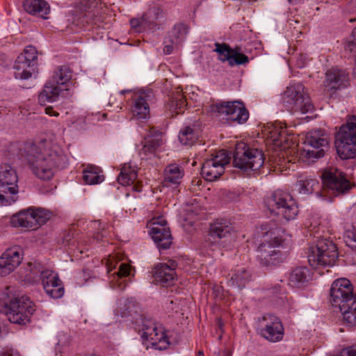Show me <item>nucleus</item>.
<instances>
[{
    "instance_id": "13d9d810",
    "label": "nucleus",
    "mask_w": 356,
    "mask_h": 356,
    "mask_svg": "<svg viewBox=\"0 0 356 356\" xmlns=\"http://www.w3.org/2000/svg\"><path fill=\"white\" fill-rule=\"evenodd\" d=\"M204 355V353L202 350H199V352L197 353V355L196 356H203Z\"/></svg>"
},
{
    "instance_id": "e2e57ef3",
    "label": "nucleus",
    "mask_w": 356,
    "mask_h": 356,
    "mask_svg": "<svg viewBox=\"0 0 356 356\" xmlns=\"http://www.w3.org/2000/svg\"><path fill=\"white\" fill-rule=\"evenodd\" d=\"M257 0H248L249 2H254L256 1Z\"/></svg>"
},
{
    "instance_id": "bf43d9fd",
    "label": "nucleus",
    "mask_w": 356,
    "mask_h": 356,
    "mask_svg": "<svg viewBox=\"0 0 356 356\" xmlns=\"http://www.w3.org/2000/svg\"><path fill=\"white\" fill-rule=\"evenodd\" d=\"M118 284V287L120 289H123L124 288V286H122L121 284L122 283H119Z\"/></svg>"
},
{
    "instance_id": "aec40b11",
    "label": "nucleus",
    "mask_w": 356,
    "mask_h": 356,
    "mask_svg": "<svg viewBox=\"0 0 356 356\" xmlns=\"http://www.w3.org/2000/svg\"><path fill=\"white\" fill-rule=\"evenodd\" d=\"M133 115L138 120L149 118V106L155 102V96L152 90H140L133 97Z\"/></svg>"
},
{
    "instance_id": "20e7f679",
    "label": "nucleus",
    "mask_w": 356,
    "mask_h": 356,
    "mask_svg": "<svg viewBox=\"0 0 356 356\" xmlns=\"http://www.w3.org/2000/svg\"><path fill=\"white\" fill-rule=\"evenodd\" d=\"M264 203L271 213L281 216L287 221L293 220L299 211L297 203L291 195L281 190L266 197Z\"/></svg>"
},
{
    "instance_id": "2eb2a0df",
    "label": "nucleus",
    "mask_w": 356,
    "mask_h": 356,
    "mask_svg": "<svg viewBox=\"0 0 356 356\" xmlns=\"http://www.w3.org/2000/svg\"><path fill=\"white\" fill-rule=\"evenodd\" d=\"M305 144L309 147L303 149V156L316 159L322 158L328 147L327 136L321 130L312 131L306 136Z\"/></svg>"
},
{
    "instance_id": "37998d69",
    "label": "nucleus",
    "mask_w": 356,
    "mask_h": 356,
    "mask_svg": "<svg viewBox=\"0 0 356 356\" xmlns=\"http://www.w3.org/2000/svg\"><path fill=\"white\" fill-rule=\"evenodd\" d=\"M22 251L19 248H12L6 250L2 254L1 258L6 261L8 264H13V261L17 262L16 268L21 264L22 260Z\"/></svg>"
},
{
    "instance_id": "412c9836",
    "label": "nucleus",
    "mask_w": 356,
    "mask_h": 356,
    "mask_svg": "<svg viewBox=\"0 0 356 356\" xmlns=\"http://www.w3.org/2000/svg\"><path fill=\"white\" fill-rule=\"evenodd\" d=\"M214 51L218 53L219 59L225 63L228 62L230 66L240 65L248 63L249 58L242 53L240 47L231 48L226 43H216Z\"/></svg>"
},
{
    "instance_id": "dca6fc26",
    "label": "nucleus",
    "mask_w": 356,
    "mask_h": 356,
    "mask_svg": "<svg viewBox=\"0 0 356 356\" xmlns=\"http://www.w3.org/2000/svg\"><path fill=\"white\" fill-rule=\"evenodd\" d=\"M260 334L270 342H278L283 339L284 327L280 318L272 314H265L258 320Z\"/></svg>"
},
{
    "instance_id": "423d86ee",
    "label": "nucleus",
    "mask_w": 356,
    "mask_h": 356,
    "mask_svg": "<svg viewBox=\"0 0 356 356\" xmlns=\"http://www.w3.org/2000/svg\"><path fill=\"white\" fill-rule=\"evenodd\" d=\"M282 98L284 106L293 113L305 114L314 108L305 87L300 83L288 86Z\"/></svg>"
},
{
    "instance_id": "f03ea898",
    "label": "nucleus",
    "mask_w": 356,
    "mask_h": 356,
    "mask_svg": "<svg viewBox=\"0 0 356 356\" xmlns=\"http://www.w3.org/2000/svg\"><path fill=\"white\" fill-rule=\"evenodd\" d=\"M322 186L315 179L299 180L296 184L298 192L301 194L308 195L316 191L321 196L331 199L332 196H337L348 191L350 188V181L345 177L343 172L338 170H325L321 175Z\"/></svg>"
},
{
    "instance_id": "9d476101",
    "label": "nucleus",
    "mask_w": 356,
    "mask_h": 356,
    "mask_svg": "<svg viewBox=\"0 0 356 356\" xmlns=\"http://www.w3.org/2000/svg\"><path fill=\"white\" fill-rule=\"evenodd\" d=\"M50 211L42 208L30 207L13 215L10 223L13 227L36 229L50 219Z\"/></svg>"
},
{
    "instance_id": "de8ad7c7",
    "label": "nucleus",
    "mask_w": 356,
    "mask_h": 356,
    "mask_svg": "<svg viewBox=\"0 0 356 356\" xmlns=\"http://www.w3.org/2000/svg\"><path fill=\"white\" fill-rule=\"evenodd\" d=\"M13 261V264H8L0 257V277H4L9 275L16 268L17 262Z\"/></svg>"
},
{
    "instance_id": "8fccbe9b",
    "label": "nucleus",
    "mask_w": 356,
    "mask_h": 356,
    "mask_svg": "<svg viewBox=\"0 0 356 356\" xmlns=\"http://www.w3.org/2000/svg\"><path fill=\"white\" fill-rule=\"evenodd\" d=\"M165 45L163 47V52L165 54H170L174 49V47H177V45H175V44L169 42V38H167L166 40L164 42Z\"/></svg>"
},
{
    "instance_id": "7ed1b4c3",
    "label": "nucleus",
    "mask_w": 356,
    "mask_h": 356,
    "mask_svg": "<svg viewBox=\"0 0 356 356\" xmlns=\"http://www.w3.org/2000/svg\"><path fill=\"white\" fill-rule=\"evenodd\" d=\"M35 310L33 302L28 297H15L8 292L1 295L0 312L4 313L12 323L26 325Z\"/></svg>"
},
{
    "instance_id": "69168bd1",
    "label": "nucleus",
    "mask_w": 356,
    "mask_h": 356,
    "mask_svg": "<svg viewBox=\"0 0 356 356\" xmlns=\"http://www.w3.org/2000/svg\"><path fill=\"white\" fill-rule=\"evenodd\" d=\"M103 117L106 118V113L103 114Z\"/></svg>"
},
{
    "instance_id": "9b49d317",
    "label": "nucleus",
    "mask_w": 356,
    "mask_h": 356,
    "mask_svg": "<svg viewBox=\"0 0 356 356\" xmlns=\"http://www.w3.org/2000/svg\"><path fill=\"white\" fill-rule=\"evenodd\" d=\"M38 52L33 46H28L24 52L19 54L14 65L15 78L21 80H27L37 72L36 60Z\"/></svg>"
},
{
    "instance_id": "c9c22d12",
    "label": "nucleus",
    "mask_w": 356,
    "mask_h": 356,
    "mask_svg": "<svg viewBox=\"0 0 356 356\" xmlns=\"http://www.w3.org/2000/svg\"><path fill=\"white\" fill-rule=\"evenodd\" d=\"M188 31V28L186 24L183 23L175 24L169 33L168 37V38H169V42L175 44V45L180 44L185 39Z\"/></svg>"
},
{
    "instance_id": "f8f14e48",
    "label": "nucleus",
    "mask_w": 356,
    "mask_h": 356,
    "mask_svg": "<svg viewBox=\"0 0 356 356\" xmlns=\"http://www.w3.org/2000/svg\"><path fill=\"white\" fill-rule=\"evenodd\" d=\"M211 111L218 116L226 117L227 120L239 124L245 122L249 118L248 111L239 100L218 102L211 106Z\"/></svg>"
},
{
    "instance_id": "1a4fd4ad",
    "label": "nucleus",
    "mask_w": 356,
    "mask_h": 356,
    "mask_svg": "<svg viewBox=\"0 0 356 356\" xmlns=\"http://www.w3.org/2000/svg\"><path fill=\"white\" fill-rule=\"evenodd\" d=\"M16 170L10 165H0V205L7 206L15 202L19 192Z\"/></svg>"
},
{
    "instance_id": "603ef678",
    "label": "nucleus",
    "mask_w": 356,
    "mask_h": 356,
    "mask_svg": "<svg viewBox=\"0 0 356 356\" xmlns=\"http://www.w3.org/2000/svg\"><path fill=\"white\" fill-rule=\"evenodd\" d=\"M1 356H19V355L17 351L10 349L3 352Z\"/></svg>"
},
{
    "instance_id": "ddd939ff",
    "label": "nucleus",
    "mask_w": 356,
    "mask_h": 356,
    "mask_svg": "<svg viewBox=\"0 0 356 356\" xmlns=\"http://www.w3.org/2000/svg\"><path fill=\"white\" fill-rule=\"evenodd\" d=\"M282 238L274 236L270 240H264L257 248V257L263 266L277 265L283 260V254L280 248L282 247Z\"/></svg>"
},
{
    "instance_id": "e433bc0d",
    "label": "nucleus",
    "mask_w": 356,
    "mask_h": 356,
    "mask_svg": "<svg viewBox=\"0 0 356 356\" xmlns=\"http://www.w3.org/2000/svg\"><path fill=\"white\" fill-rule=\"evenodd\" d=\"M102 170L95 165H90L83 171V179L87 184H97L103 181L104 176L100 175Z\"/></svg>"
},
{
    "instance_id": "4c0bfd02",
    "label": "nucleus",
    "mask_w": 356,
    "mask_h": 356,
    "mask_svg": "<svg viewBox=\"0 0 356 356\" xmlns=\"http://www.w3.org/2000/svg\"><path fill=\"white\" fill-rule=\"evenodd\" d=\"M72 78V72L69 67L63 65L55 70L51 81L58 86H65Z\"/></svg>"
},
{
    "instance_id": "393cba45",
    "label": "nucleus",
    "mask_w": 356,
    "mask_h": 356,
    "mask_svg": "<svg viewBox=\"0 0 356 356\" xmlns=\"http://www.w3.org/2000/svg\"><path fill=\"white\" fill-rule=\"evenodd\" d=\"M177 267L176 261L170 260L168 264H159L155 268L154 274L156 282L163 286H168L173 284L177 277L175 269Z\"/></svg>"
},
{
    "instance_id": "a211bd4d",
    "label": "nucleus",
    "mask_w": 356,
    "mask_h": 356,
    "mask_svg": "<svg viewBox=\"0 0 356 356\" xmlns=\"http://www.w3.org/2000/svg\"><path fill=\"white\" fill-rule=\"evenodd\" d=\"M330 298L332 306L336 307L356 299L353 295V285L346 278L338 279L332 283Z\"/></svg>"
},
{
    "instance_id": "c85d7f7f",
    "label": "nucleus",
    "mask_w": 356,
    "mask_h": 356,
    "mask_svg": "<svg viewBox=\"0 0 356 356\" xmlns=\"http://www.w3.org/2000/svg\"><path fill=\"white\" fill-rule=\"evenodd\" d=\"M24 10L29 14L47 19L50 12L49 4L44 0H26L23 4Z\"/></svg>"
},
{
    "instance_id": "79ce46f5",
    "label": "nucleus",
    "mask_w": 356,
    "mask_h": 356,
    "mask_svg": "<svg viewBox=\"0 0 356 356\" xmlns=\"http://www.w3.org/2000/svg\"><path fill=\"white\" fill-rule=\"evenodd\" d=\"M185 106L186 99L179 92H178L175 97H172L168 104V108L172 114V116L181 113L182 109Z\"/></svg>"
},
{
    "instance_id": "a18cd8bd",
    "label": "nucleus",
    "mask_w": 356,
    "mask_h": 356,
    "mask_svg": "<svg viewBox=\"0 0 356 356\" xmlns=\"http://www.w3.org/2000/svg\"><path fill=\"white\" fill-rule=\"evenodd\" d=\"M150 323H155L151 318H147L143 315H140L138 318L136 320V330L142 334L145 332L151 327Z\"/></svg>"
},
{
    "instance_id": "58836bf2",
    "label": "nucleus",
    "mask_w": 356,
    "mask_h": 356,
    "mask_svg": "<svg viewBox=\"0 0 356 356\" xmlns=\"http://www.w3.org/2000/svg\"><path fill=\"white\" fill-rule=\"evenodd\" d=\"M151 327L145 332L141 334V337L144 340L151 341L152 344H154L157 341H161L165 339V334L163 332L159 329L156 323H150Z\"/></svg>"
},
{
    "instance_id": "4be33fe9",
    "label": "nucleus",
    "mask_w": 356,
    "mask_h": 356,
    "mask_svg": "<svg viewBox=\"0 0 356 356\" xmlns=\"http://www.w3.org/2000/svg\"><path fill=\"white\" fill-rule=\"evenodd\" d=\"M166 221L161 219L153 222L149 234L156 244L159 250H167L172 243V237L170 229L166 227Z\"/></svg>"
},
{
    "instance_id": "052dcab7",
    "label": "nucleus",
    "mask_w": 356,
    "mask_h": 356,
    "mask_svg": "<svg viewBox=\"0 0 356 356\" xmlns=\"http://www.w3.org/2000/svg\"><path fill=\"white\" fill-rule=\"evenodd\" d=\"M290 2L296 3L299 1L300 0H289Z\"/></svg>"
},
{
    "instance_id": "bb28decb",
    "label": "nucleus",
    "mask_w": 356,
    "mask_h": 356,
    "mask_svg": "<svg viewBox=\"0 0 356 356\" xmlns=\"http://www.w3.org/2000/svg\"><path fill=\"white\" fill-rule=\"evenodd\" d=\"M184 175V169L177 164L168 165L165 169L164 186L176 188L180 184Z\"/></svg>"
},
{
    "instance_id": "5701e85b",
    "label": "nucleus",
    "mask_w": 356,
    "mask_h": 356,
    "mask_svg": "<svg viewBox=\"0 0 356 356\" xmlns=\"http://www.w3.org/2000/svg\"><path fill=\"white\" fill-rule=\"evenodd\" d=\"M210 236L216 240H223V242H229L235 240L236 234L231 222L226 219H217L211 224L209 228Z\"/></svg>"
},
{
    "instance_id": "7c9ffc66",
    "label": "nucleus",
    "mask_w": 356,
    "mask_h": 356,
    "mask_svg": "<svg viewBox=\"0 0 356 356\" xmlns=\"http://www.w3.org/2000/svg\"><path fill=\"white\" fill-rule=\"evenodd\" d=\"M62 90L63 89L60 86L50 80L38 96L40 104H45L47 102H56Z\"/></svg>"
},
{
    "instance_id": "680f3d73",
    "label": "nucleus",
    "mask_w": 356,
    "mask_h": 356,
    "mask_svg": "<svg viewBox=\"0 0 356 356\" xmlns=\"http://www.w3.org/2000/svg\"><path fill=\"white\" fill-rule=\"evenodd\" d=\"M350 22H355L356 21V18H351L349 20Z\"/></svg>"
},
{
    "instance_id": "864d4df0",
    "label": "nucleus",
    "mask_w": 356,
    "mask_h": 356,
    "mask_svg": "<svg viewBox=\"0 0 356 356\" xmlns=\"http://www.w3.org/2000/svg\"><path fill=\"white\" fill-rule=\"evenodd\" d=\"M280 291V286H275L272 289H268L267 291V293H268V295H269V296L271 294L275 295V294H277Z\"/></svg>"
},
{
    "instance_id": "c03bdc74",
    "label": "nucleus",
    "mask_w": 356,
    "mask_h": 356,
    "mask_svg": "<svg viewBox=\"0 0 356 356\" xmlns=\"http://www.w3.org/2000/svg\"><path fill=\"white\" fill-rule=\"evenodd\" d=\"M46 293L51 298H60L64 294V287L60 280L56 282V284H50L49 288L44 289Z\"/></svg>"
},
{
    "instance_id": "5fc2aeb1",
    "label": "nucleus",
    "mask_w": 356,
    "mask_h": 356,
    "mask_svg": "<svg viewBox=\"0 0 356 356\" xmlns=\"http://www.w3.org/2000/svg\"><path fill=\"white\" fill-rule=\"evenodd\" d=\"M297 66L300 68H302L305 66V63L302 60V58L301 57L300 60H297L296 63Z\"/></svg>"
},
{
    "instance_id": "4d7b16f0",
    "label": "nucleus",
    "mask_w": 356,
    "mask_h": 356,
    "mask_svg": "<svg viewBox=\"0 0 356 356\" xmlns=\"http://www.w3.org/2000/svg\"><path fill=\"white\" fill-rule=\"evenodd\" d=\"M130 91H131V90H121V91H120V94H121V95H123V94H124V93L129 92Z\"/></svg>"
},
{
    "instance_id": "0eeeda50",
    "label": "nucleus",
    "mask_w": 356,
    "mask_h": 356,
    "mask_svg": "<svg viewBox=\"0 0 356 356\" xmlns=\"http://www.w3.org/2000/svg\"><path fill=\"white\" fill-rule=\"evenodd\" d=\"M335 146L342 159L356 156V116L350 118L347 123L340 127L336 134Z\"/></svg>"
},
{
    "instance_id": "a878e982",
    "label": "nucleus",
    "mask_w": 356,
    "mask_h": 356,
    "mask_svg": "<svg viewBox=\"0 0 356 356\" xmlns=\"http://www.w3.org/2000/svg\"><path fill=\"white\" fill-rule=\"evenodd\" d=\"M251 273L243 266H236L233 268L227 275L229 286L241 289L251 280Z\"/></svg>"
},
{
    "instance_id": "3c124183",
    "label": "nucleus",
    "mask_w": 356,
    "mask_h": 356,
    "mask_svg": "<svg viewBox=\"0 0 356 356\" xmlns=\"http://www.w3.org/2000/svg\"><path fill=\"white\" fill-rule=\"evenodd\" d=\"M45 113L50 116H58L59 113L54 110L51 106L45 108Z\"/></svg>"
},
{
    "instance_id": "f704fd0d",
    "label": "nucleus",
    "mask_w": 356,
    "mask_h": 356,
    "mask_svg": "<svg viewBox=\"0 0 356 356\" xmlns=\"http://www.w3.org/2000/svg\"><path fill=\"white\" fill-rule=\"evenodd\" d=\"M198 137L199 131L195 125L184 127L179 134V140L184 145H193L198 140Z\"/></svg>"
},
{
    "instance_id": "f3484780",
    "label": "nucleus",
    "mask_w": 356,
    "mask_h": 356,
    "mask_svg": "<svg viewBox=\"0 0 356 356\" xmlns=\"http://www.w3.org/2000/svg\"><path fill=\"white\" fill-rule=\"evenodd\" d=\"M229 160L225 150L219 151L214 156L204 162L201 170L202 177L209 181L216 180L224 173L225 166L229 163Z\"/></svg>"
},
{
    "instance_id": "473e14b6",
    "label": "nucleus",
    "mask_w": 356,
    "mask_h": 356,
    "mask_svg": "<svg viewBox=\"0 0 356 356\" xmlns=\"http://www.w3.org/2000/svg\"><path fill=\"white\" fill-rule=\"evenodd\" d=\"M310 278V271L307 267H297L290 273L289 284L293 287H300L306 284Z\"/></svg>"
},
{
    "instance_id": "cd10ccee",
    "label": "nucleus",
    "mask_w": 356,
    "mask_h": 356,
    "mask_svg": "<svg viewBox=\"0 0 356 356\" xmlns=\"http://www.w3.org/2000/svg\"><path fill=\"white\" fill-rule=\"evenodd\" d=\"M161 132L156 131L154 136L152 133L145 138L143 148L140 150L139 154L142 159H147L154 155L156 149L161 145Z\"/></svg>"
},
{
    "instance_id": "49530a36",
    "label": "nucleus",
    "mask_w": 356,
    "mask_h": 356,
    "mask_svg": "<svg viewBox=\"0 0 356 356\" xmlns=\"http://www.w3.org/2000/svg\"><path fill=\"white\" fill-rule=\"evenodd\" d=\"M130 265L125 263L120 264L118 270L111 275L113 280L111 282H113L116 281L118 282V280L129 276L130 275Z\"/></svg>"
},
{
    "instance_id": "b1692460",
    "label": "nucleus",
    "mask_w": 356,
    "mask_h": 356,
    "mask_svg": "<svg viewBox=\"0 0 356 356\" xmlns=\"http://www.w3.org/2000/svg\"><path fill=\"white\" fill-rule=\"evenodd\" d=\"M348 81V73L334 67L327 71L323 85L325 90L332 95L341 87H346Z\"/></svg>"
},
{
    "instance_id": "6ab92c4d",
    "label": "nucleus",
    "mask_w": 356,
    "mask_h": 356,
    "mask_svg": "<svg viewBox=\"0 0 356 356\" xmlns=\"http://www.w3.org/2000/svg\"><path fill=\"white\" fill-rule=\"evenodd\" d=\"M81 4L84 11L83 18L86 22L104 28V23L107 17L108 8L99 2V0H83Z\"/></svg>"
},
{
    "instance_id": "6e6d98bb",
    "label": "nucleus",
    "mask_w": 356,
    "mask_h": 356,
    "mask_svg": "<svg viewBox=\"0 0 356 356\" xmlns=\"http://www.w3.org/2000/svg\"><path fill=\"white\" fill-rule=\"evenodd\" d=\"M352 38H353V39L356 40V27L353 30Z\"/></svg>"
},
{
    "instance_id": "72a5a7b5",
    "label": "nucleus",
    "mask_w": 356,
    "mask_h": 356,
    "mask_svg": "<svg viewBox=\"0 0 356 356\" xmlns=\"http://www.w3.org/2000/svg\"><path fill=\"white\" fill-rule=\"evenodd\" d=\"M343 323L350 327L356 325V299L338 307Z\"/></svg>"
},
{
    "instance_id": "f257e3e1",
    "label": "nucleus",
    "mask_w": 356,
    "mask_h": 356,
    "mask_svg": "<svg viewBox=\"0 0 356 356\" xmlns=\"http://www.w3.org/2000/svg\"><path fill=\"white\" fill-rule=\"evenodd\" d=\"M17 155L28 162L38 178L43 180L51 179L55 169L65 168L67 161L63 149L47 140L23 144L19 148Z\"/></svg>"
},
{
    "instance_id": "c756f323",
    "label": "nucleus",
    "mask_w": 356,
    "mask_h": 356,
    "mask_svg": "<svg viewBox=\"0 0 356 356\" xmlns=\"http://www.w3.org/2000/svg\"><path fill=\"white\" fill-rule=\"evenodd\" d=\"M30 267L33 274H40L43 289H48L50 284H56V282L60 280L58 275L56 273L50 269H44L40 264H34L33 266L31 264Z\"/></svg>"
},
{
    "instance_id": "09e8293b",
    "label": "nucleus",
    "mask_w": 356,
    "mask_h": 356,
    "mask_svg": "<svg viewBox=\"0 0 356 356\" xmlns=\"http://www.w3.org/2000/svg\"><path fill=\"white\" fill-rule=\"evenodd\" d=\"M346 242L349 247L352 248H356V245L353 244L356 243V228L353 227L352 230H349L346 232Z\"/></svg>"
},
{
    "instance_id": "338daca9",
    "label": "nucleus",
    "mask_w": 356,
    "mask_h": 356,
    "mask_svg": "<svg viewBox=\"0 0 356 356\" xmlns=\"http://www.w3.org/2000/svg\"><path fill=\"white\" fill-rule=\"evenodd\" d=\"M225 356H231L229 353H227Z\"/></svg>"
},
{
    "instance_id": "ea45409f",
    "label": "nucleus",
    "mask_w": 356,
    "mask_h": 356,
    "mask_svg": "<svg viewBox=\"0 0 356 356\" xmlns=\"http://www.w3.org/2000/svg\"><path fill=\"white\" fill-rule=\"evenodd\" d=\"M269 138L275 145L280 147L283 149L286 147L284 143H287L288 138L286 136V130L282 127H274L270 131Z\"/></svg>"
},
{
    "instance_id": "0e129e2a",
    "label": "nucleus",
    "mask_w": 356,
    "mask_h": 356,
    "mask_svg": "<svg viewBox=\"0 0 356 356\" xmlns=\"http://www.w3.org/2000/svg\"><path fill=\"white\" fill-rule=\"evenodd\" d=\"M291 22H294L296 23H298V21L297 20H291Z\"/></svg>"
},
{
    "instance_id": "4468645a",
    "label": "nucleus",
    "mask_w": 356,
    "mask_h": 356,
    "mask_svg": "<svg viewBox=\"0 0 356 356\" xmlns=\"http://www.w3.org/2000/svg\"><path fill=\"white\" fill-rule=\"evenodd\" d=\"M282 238L274 236L270 240H264L257 248V257L263 266L277 265L283 260V254L280 248L282 247Z\"/></svg>"
},
{
    "instance_id": "6e6552de",
    "label": "nucleus",
    "mask_w": 356,
    "mask_h": 356,
    "mask_svg": "<svg viewBox=\"0 0 356 356\" xmlns=\"http://www.w3.org/2000/svg\"><path fill=\"white\" fill-rule=\"evenodd\" d=\"M264 163V156L261 150L250 148L245 143L241 142L236 145L234 153V166L243 172L259 169Z\"/></svg>"
},
{
    "instance_id": "a19ab883",
    "label": "nucleus",
    "mask_w": 356,
    "mask_h": 356,
    "mask_svg": "<svg viewBox=\"0 0 356 356\" xmlns=\"http://www.w3.org/2000/svg\"><path fill=\"white\" fill-rule=\"evenodd\" d=\"M136 178L137 173L134 169L130 166H124L118 177V181L122 186H129L132 184Z\"/></svg>"
},
{
    "instance_id": "39448f33",
    "label": "nucleus",
    "mask_w": 356,
    "mask_h": 356,
    "mask_svg": "<svg viewBox=\"0 0 356 356\" xmlns=\"http://www.w3.org/2000/svg\"><path fill=\"white\" fill-rule=\"evenodd\" d=\"M339 257L337 245L328 238L318 239L308 251V262L313 268L333 266Z\"/></svg>"
},
{
    "instance_id": "2f4dec72",
    "label": "nucleus",
    "mask_w": 356,
    "mask_h": 356,
    "mask_svg": "<svg viewBox=\"0 0 356 356\" xmlns=\"http://www.w3.org/2000/svg\"><path fill=\"white\" fill-rule=\"evenodd\" d=\"M159 15V9L153 8L143 15L141 19H131L130 24L132 28L138 29V31H140V28H145L146 26L152 28L155 20L158 19Z\"/></svg>"
}]
</instances>
